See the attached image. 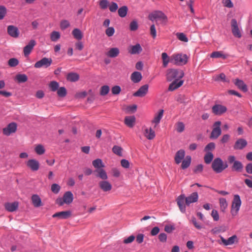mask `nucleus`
I'll return each instance as SVG.
<instances>
[{"label": "nucleus", "instance_id": "nucleus-1", "mask_svg": "<svg viewBox=\"0 0 252 252\" xmlns=\"http://www.w3.org/2000/svg\"><path fill=\"white\" fill-rule=\"evenodd\" d=\"M184 76L183 70L171 68L167 70L166 79L168 81L174 80L169 86L168 90L173 91L180 87L184 83L183 80H180Z\"/></svg>", "mask_w": 252, "mask_h": 252}, {"label": "nucleus", "instance_id": "nucleus-2", "mask_svg": "<svg viewBox=\"0 0 252 252\" xmlns=\"http://www.w3.org/2000/svg\"><path fill=\"white\" fill-rule=\"evenodd\" d=\"M211 167L215 173H220L227 168L228 165L220 158H217L212 161Z\"/></svg>", "mask_w": 252, "mask_h": 252}, {"label": "nucleus", "instance_id": "nucleus-3", "mask_svg": "<svg viewBox=\"0 0 252 252\" xmlns=\"http://www.w3.org/2000/svg\"><path fill=\"white\" fill-rule=\"evenodd\" d=\"M172 60L174 61V64L178 65L186 64L188 62L189 57L186 54H176L172 56Z\"/></svg>", "mask_w": 252, "mask_h": 252}, {"label": "nucleus", "instance_id": "nucleus-4", "mask_svg": "<svg viewBox=\"0 0 252 252\" xmlns=\"http://www.w3.org/2000/svg\"><path fill=\"white\" fill-rule=\"evenodd\" d=\"M241 205L240 197L238 194L234 195L232 202L231 213L233 216L236 215L240 209Z\"/></svg>", "mask_w": 252, "mask_h": 252}, {"label": "nucleus", "instance_id": "nucleus-5", "mask_svg": "<svg viewBox=\"0 0 252 252\" xmlns=\"http://www.w3.org/2000/svg\"><path fill=\"white\" fill-rule=\"evenodd\" d=\"M220 121L215 122L213 125V129L211 133L210 138L213 139H217L221 134Z\"/></svg>", "mask_w": 252, "mask_h": 252}, {"label": "nucleus", "instance_id": "nucleus-6", "mask_svg": "<svg viewBox=\"0 0 252 252\" xmlns=\"http://www.w3.org/2000/svg\"><path fill=\"white\" fill-rule=\"evenodd\" d=\"M148 18L152 21L157 19H158L165 22L167 21V16L161 11H155L150 13L148 16Z\"/></svg>", "mask_w": 252, "mask_h": 252}, {"label": "nucleus", "instance_id": "nucleus-7", "mask_svg": "<svg viewBox=\"0 0 252 252\" xmlns=\"http://www.w3.org/2000/svg\"><path fill=\"white\" fill-rule=\"evenodd\" d=\"M52 63V60L51 58H47L44 57L41 60L37 62L34 65V67L39 68L42 67L47 68L50 66Z\"/></svg>", "mask_w": 252, "mask_h": 252}, {"label": "nucleus", "instance_id": "nucleus-8", "mask_svg": "<svg viewBox=\"0 0 252 252\" xmlns=\"http://www.w3.org/2000/svg\"><path fill=\"white\" fill-rule=\"evenodd\" d=\"M212 111L215 115L220 116L227 111V108L221 104H215L212 107Z\"/></svg>", "mask_w": 252, "mask_h": 252}, {"label": "nucleus", "instance_id": "nucleus-9", "mask_svg": "<svg viewBox=\"0 0 252 252\" xmlns=\"http://www.w3.org/2000/svg\"><path fill=\"white\" fill-rule=\"evenodd\" d=\"M17 125L15 123H11L7 126L2 129V133L4 135L9 136L14 133L17 130Z\"/></svg>", "mask_w": 252, "mask_h": 252}, {"label": "nucleus", "instance_id": "nucleus-10", "mask_svg": "<svg viewBox=\"0 0 252 252\" xmlns=\"http://www.w3.org/2000/svg\"><path fill=\"white\" fill-rule=\"evenodd\" d=\"M231 30L233 35L235 37L240 38L242 36L241 32L238 28L237 20L232 19L231 21Z\"/></svg>", "mask_w": 252, "mask_h": 252}, {"label": "nucleus", "instance_id": "nucleus-11", "mask_svg": "<svg viewBox=\"0 0 252 252\" xmlns=\"http://www.w3.org/2000/svg\"><path fill=\"white\" fill-rule=\"evenodd\" d=\"M98 186L99 188L104 192H109L112 188V185L107 180L99 181Z\"/></svg>", "mask_w": 252, "mask_h": 252}, {"label": "nucleus", "instance_id": "nucleus-12", "mask_svg": "<svg viewBox=\"0 0 252 252\" xmlns=\"http://www.w3.org/2000/svg\"><path fill=\"white\" fill-rule=\"evenodd\" d=\"M148 89L149 86L148 84L143 85L133 95L136 97H144L147 94Z\"/></svg>", "mask_w": 252, "mask_h": 252}, {"label": "nucleus", "instance_id": "nucleus-13", "mask_svg": "<svg viewBox=\"0 0 252 252\" xmlns=\"http://www.w3.org/2000/svg\"><path fill=\"white\" fill-rule=\"evenodd\" d=\"M186 197L184 194H181L179 196L177 199V203L180 211L184 213L186 212Z\"/></svg>", "mask_w": 252, "mask_h": 252}, {"label": "nucleus", "instance_id": "nucleus-14", "mask_svg": "<svg viewBox=\"0 0 252 252\" xmlns=\"http://www.w3.org/2000/svg\"><path fill=\"white\" fill-rule=\"evenodd\" d=\"M7 32L8 34L13 38L18 37L20 32L17 27L13 25H9L7 27Z\"/></svg>", "mask_w": 252, "mask_h": 252}, {"label": "nucleus", "instance_id": "nucleus-15", "mask_svg": "<svg viewBox=\"0 0 252 252\" xmlns=\"http://www.w3.org/2000/svg\"><path fill=\"white\" fill-rule=\"evenodd\" d=\"M36 45V42L34 40L32 39L29 43L24 48L23 52L25 56L27 57L31 53L34 46Z\"/></svg>", "mask_w": 252, "mask_h": 252}, {"label": "nucleus", "instance_id": "nucleus-16", "mask_svg": "<svg viewBox=\"0 0 252 252\" xmlns=\"http://www.w3.org/2000/svg\"><path fill=\"white\" fill-rule=\"evenodd\" d=\"M71 213L70 211H62L56 213L53 218H58L59 219H67L71 217Z\"/></svg>", "mask_w": 252, "mask_h": 252}, {"label": "nucleus", "instance_id": "nucleus-17", "mask_svg": "<svg viewBox=\"0 0 252 252\" xmlns=\"http://www.w3.org/2000/svg\"><path fill=\"white\" fill-rule=\"evenodd\" d=\"M27 165L32 171H35L39 169V162L34 159L29 160L27 162Z\"/></svg>", "mask_w": 252, "mask_h": 252}, {"label": "nucleus", "instance_id": "nucleus-18", "mask_svg": "<svg viewBox=\"0 0 252 252\" xmlns=\"http://www.w3.org/2000/svg\"><path fill=\"white\" fill-rule=\"evenodd\" d=\"M233 83L238 89L243 92H247L248 91L247 86L243 80L237 78L233 80Z\"/></svg>", "mask_w": 252, "mask_h": 252}, {"label": "nucleus", "instance_id": "nucleus-19", "mask_svg": "<svg viewBox=\"0 0 252 252\" xmlns=\"http://www.w3.org/2000/svg\"><path fill=\"white\" fill-rule=\"evenodd\" d=\"M247 144L246 140L240 138L236 141L234 145V149L235 150H242L247 145Z\"/></svg>", "mask_w": 252, "mask_h": 252}, {"label": "nucleus", "instance_id": "nucleus-20", "mask_svg": "<svg viewBox=\"0 0 252 252\" xmlns=\"http://www.w3.org/2000/svg\"><path fill=\"white\" fill-rule=\"evenodd\" d=\"M198 195L197 192H194L190 194L187 197H186V204L188 206L190 203H194L197 201Z\"/></svg>", "mask_w": 252, "mask_h": 252}, {"label": "nucleus", "instance_id": "nucleus-21", "mask_svg": "<svg viewBox=\"0 0 252 252\" xmlns=\"http://www.w3.org/2000/svg\"><path fill=\"white\" fill-rule=\"evenodd\" d=\"M142 51V48L140 44L137 43L135 45L129 46L128 52L132 54H139Z\"/></svg>", "mask_w": 252, "mask_h": 252}, {"label": "nucleus", "instance_id": "nucleus-22", "mask_svg": "<svg viewBox=\"0 0 252 252\" xmlns=\"http://www.w3.org/2000/svg\"><path fill=\"white\" fill-rule=\"evenodd\" d=\"M220 237L222 243L225 246L232 245L235 241H237V237L235 235L229 237L227 240L225 239L221 236H220Z\"/></svg>", "mask_w": 252, "mask_h": 252}, {"label": "nucleus", "instance_id": "nucleus-23", "mask_svg": "<svg viewBox=\"0 0 252 252\" xmlns=\"http://www.w3.org/2000/svg\"><path fill=\"white\" fill-rule=\"evenodd\" d=\"M19 206L18 202L15 201L12 203H6L4 204L5 209L8 212H12L16 211Z\"/></svg>", "mask_w": 252, "mask_h": 252}, {"label": "nucleus", "instance_id": "nucleus-24", "mask_svg": "<svg viewBox=\"0 0 252 252\" xmlns=\"http://www.w3.org/2000/svg\"><path fill=\"white\" fill-rule=\"evenodd\" d=\"M185 156V152L184 150H180L177 152L175 156V161L177 164L180 163Z\"/></svg>", "mask_w": 252, "mask_h": 252}, {"label": "nucleus", "instance_id": "nucleus-25", "mask_svg": "<svg viewBox=\"0 0 252 252\" xmlns=\"http://www.w3.org/2000/svg\"><path fill=\"white\" fill-rule=\"evenodd\" d=\"M95 176L102 179L105 180L108 179V176L106 171L103 169H97L94 171Z\"/></svg>", "mask_w": 252, "mask_h": 252}, {"label": "nucleus", "instance_id": "nucleus-26", "mask_svg": "<svg viewBox=\"0 0 252 252\" xmlns=\"http://www.w3.org/2000/svg\"><path fill=\"white\" fill-rule=\"evenodd\" d=\"M144 136L149 140H152L156 136L155 132L152 127L146 128L144 130Z\"/></svg>", "mask_w": 252, "mask_h": 252}, {"label": "nucleus", "instance_id": "nucleus-27", "mask_svg": "<svg viewBox=\"0 0 252 252\" xmlns=\"http://www.w3.org/2000/svg\"><path fill=\"white\" fill-rule=\"evenodd\" d=\"M163 112L164 110L163 109L159 110L158 113L155 115L154 119L152 120V123L155 124V127L159 123L163 116Z\"/></svg>", "mask_w": 252, "mask_h": 252}, {"label": "nucleus", "instance_id": "nucleus-28", "mask_svg": "<svg viewBox=\"0 0 252 252\" xmlns=\"http://www.w3.org/2000/svg\"><path fill=\"white\" fill-rule=\"evenodd\" d=\"M63 198L64 200L63 201L65 202V203L69 204L71 203L73 199V195L71 191H66L64 193Z\"/></svg>", "mask_w": 252, "mask_h": 252}, {"label": "nucleus", "instance_id": "nucleus-29", "mask_svg": "<svg viewBox=\"0 0 252 252\" xmlns=\"http://www.w3.org/2000/svg\"><path fill=\"white\" fill-rule=\"evenodd\" d=\"M32 201L35 207H39L42 205L41 200L37 194H33L32 196Z\"/></svg>", "mask_w": 252, "mask_h": 252}, {"label": "nucleus", "instance_id": "nucleus-30", "mask_svg": "<svg viewBox=\"0 0 252 252\" xmlns=\"http://www.w3.org/2000/svg\"><path fill=\"white\" fill-rule=\"evenodd\" d=\"M130 78L133 82L137 83L141 80L142 76L140 72L135 71L132 73Z\"/></svg>", "mask_w": 252, "mask_h": 252}, {"label": "nucleus", "instance_id": "nucleus-31", "mask_svg": "<svg viewBox=\"0 0 252 252\" xmlns=\"http://www.w3.org/2000/svg\"><path fill=\"white\" fill-rule=\"evenodd\" d=\"M119 50L117 48H112L106 53V55L110 58H115L119 54Z\"/></svg>", "mask_w": 252, "mask_h": 252}, {"label": "nucleus", "instance_id": "nucleus-32", "mask_svg": "<svg viewBox=\"0 0 252 252\" xmlns=\"http://www.w3.org/2000/svg\"><path fill=\"white\" fill-rule=\"evenodd\" d=\"M243 168V164L240 161L237 160L234 162L232 166V170L237 172H241Z\"/></svg>", "mask_w": 252, "mask_h": 252}, {"label": "nucleus", "instance_id": "nucleus-33", "mask_svg": "<svg viewBox=\"0 0 252 252\" xmlns=\"http://www.w3.org/2000/svg\"><path fill=\"white\" fill-rule=\"evenodd\" d=\"M191 157L187 156L186 158L182 161L181 168L183 169H185L189 167L191 163Z\"/></svg>", "mask_w": 252, "mask_h": 252}, {"label": "nucleus", "instance_id": "nucleus-34", "mask_svg": "<svg viewBox=\"0 0 252 252\" xmlns=\"http://www.w3.org/2000/svg\"><path fill=\"white\" fill-rule=\"evenodd\" d=\"M15 79L19 83H24L27 81L28 77L25 74H18L16 75Z\"/></svg>", "mask_w": 252, "mask_h": 252}, {"label": "nucleus", "instance_id": "nucleus-35", "mask_svg": "<svg viewBox=\"0 0 252 252\" xmlns=\"http://www.w3.org/2000/svg\"><path fill=\"white\" fill-rule=\"evenodd\" d=\"M67 80L70 82H76L79 79V76L76 73H69L67 75Z\"/></svg>", "mask_w": 252, "mask_h": 252}, {"label": "nucleus", "instance_id": "nucleus-36", "mask_svg": "<svg viewBox=\"0 0 252 252\" xmlns=\"http://www.w3.org/2000/svg\"><path fill=\"white\" fill-rule=\"evenodd\" d=\"M136 118L134 116L127 117V126L132 128L135 125Z\"/></svg>", "mask_w": 252, "mask_h": 252}, {"label": "nucleus", "instance_id": "nucleus-37", "mask_svg": "<svg viewBox=\"0 0 252 252\" xmlns=\"http://www.w3.org/2000/svg\"><path fill=\"white\" fill-rule=\"evenodd\" d=\"M161 59L162 60V65L164 67H166L168 63L170 62V58L167 54L165 52L161 54Z\"/></svg>", "mask_w": 252, "mask_h": 252}, {"label": "nucleus", "instance_id": "nucleus-38", "mask_svg": "<svg viewBox=\"0 0 252 252\" xmlns=\"http://www.w3.org/2000/svg\"><path fill=\"white\" fill-rule=\"evenodd\" d=\"M72 34L74 37L78 40H80L83 37V34L81 31L78 29H74L72 32Z\"/></svg>", "mask_w": 252, "mask_h": 252}, {"label": "nucleus", "instance_id": "nucleus-39", "mask_svg": "<svg viewBox=\"0 0 252 252\" xmlns=\"http://www.w3.org/2000/svg\"><path fill=\"white\" fill-rule=\"evenodd\" d=\"M93 165L97 169H102V168L104 166L102 163L101 159L99 158L96 159L93 161Z\"/></svg>", "mask_w": 252, "mask_h": 252}, {"label": "nucleus", "instance_id": "nucleus-40", "mask_svg": "<svg viewBox=\"0 0 252 252\" xmlns=\"http://www.w3.org/2000/svg\"><path fill=\"white\" fill-rule=\"evenodd\" d=\"M213 154L211 152H208L204 156V161L206 164H209L213 160Z\"/></svg>", "mask_w": 252, "mask_h": 252}, {"label": "nucleus", "instance_id": "nucleus-41", "mask_svg": "<svg viewBox=\"0 0 252 252\" xmlns=\"http://www.w3.org/2000/svg\"><path fill=\"white\" fill-rule=\"evenodd\" d=\"M220 208L221 211L224 212L228 206L227 202L224 198H220L219 199Z\"/></svg>", "mask_w": 252, "mask_h": 252}, {"label": "nucleus", "instance_id": "nucleus-42", "mask_svg": "<svg viewBox=\"0 0 252 252\" xmlns=\"http://www.w3.org/2000/svg\"><path fill=\"white\" fill-rule=\"evenodd\" d=\"M226 230V228L224 226H220L216 227L211 230V232L214 234H216L220 232H223Z\"/></svg>", "mask_w": 252, "mask_h": 252}, {"label": "nucleus", "instance_id": "nucleus-43", "mask_svg": "<svg viewBox=\"0 0 252 252\" xmlns=\"http://www.w3.org/2000/svg\"><path fill=\"white\" fill-rule=\"evenodd\" d=\"M210 57L213 58H222V59H226V55L223 54L221 52L215 51L211 53Z\"/></svg>", "mask_w": 252, "mask_h": 252}, {"label": "nucleus", "instance_id": "nucleus-44", "mask_svg": "<svg viewBox=\"0 0 252 252\" xmlns=\"http://www.w3.org/2000/svg\"><path fill=\"white\" fill-rule=\"evenodd\" d=\"M34 150L36 153L39 155H43L45 152V150L43 146L41 144L36 145L35 147Z\"/></svg>", "mask_w": 252, "mask_h": 252}, {"label": "nucleus", "instance_id": "nucleus-45", "mask_svg": "<svg viewBox=\"0 0 252 252\" xmlns=\"http://www.w3.org/2000/svg\"><path fill=\"white\" fill-rule=\"evenodd\" d=\"M61 35L59 32L53 31L50 35V38L52 41H56L60 38Z\"/></svg>", "mask_w": 252, "mask_h": 252}, {"label": "nucleus", "instance_id": "nucleus-46", "mask_svg": "<svg viewBox=\"0 0 252 252\" xmlns=\"http://www.w3.org/2000/svg\"><path fill=\"white\" fill-rule=\"evenodd\" d=\"M110 91L108 86L104 85L101 87L100 90V94L101 95L104 96L107 94Z\"/></svg>", "mask_w": 252, "mask_h": 252}, {"label": "nucleus", "instance_id": "nucleus-47", "mask_svg": "<svg viewBox=\"0 0 252 252\" xmlns=\"http://www.w3.org/2000/svg\"><path fill=\"white\" fill-rule=\"evenodd\" d=\"M176 129L177 132L181 133L185 130V125L183 122H178L176 124Z\"/></svg>", "mask_w": 252, "mask_h": 252}, {"label": "nucleus", "instance_id": "nucleus-48", "mask_svg": "<svg viewBox=\"0 0 252 252\" xmlns=\"http://www.w3.org/2000/svg\"><path fill=\"white\" fill-rule=\"evenodd\" d=\"M176 35L177 37L178 38V39L179 40H180V41H183V42H187L188 41V37L186 36L185 34H184V33H183V32H177L176 34Z\"/></svg>", "mask_w": 252, "mask_h": 252}, {"label": "nucleus", "instance_id": "nucleus-49", "mask_svg": "<svg viewBox=\"0 0 252 252\" xmlns=\"http://www.w3.org/2000/svg\"><path fill=\"white\" fill-rule=\"evenodd\" d=\"M109 4L107 0H100L99 5L101 9H105L109 7Z\"/></svg>", "mask_w": 252, "mask_h": 252}, {"label": "nucleus", "instance_id": "nucleus-50", "mask_svg": "<svg viewBox=\"0 0 252 252\" xmlns=\"http://www.w3.org/2000/svg\"><path fill=\"white\" fill-rule=\"evenodd\" d=\"M215 144L214 142H210L204 148V151L208 153L210 152L215 149Z\"/></svg>", "mask_w": 252, "mask_h": 252}, {"label": "nucleus", "instance_id": "nucleus-51", "mask_svg": "<svg viewBox=\"0 0 252 252\" xmlns=\"http://www.w3.org/2000/svg\"><path fill=\"white\" fill-rule=\"evenodd\" d=\"M19 64V61L16 58H11L8 61V64L10 67H15Z\"/></svg>", "mask_w": 252, "mask_h": 252}, {"label": "nucleus", "instance_id": "nucleus-52", "mask_svg": "<svg viewBox=\"0 0 252 252\" xmlns=\"http://www.w3.org/2000/svg\"><path fill=\"white\" fill-rule=\"evenodd\" d=\"M138 28V24L136 20H133L129 24V29L131 31H136Z\"/></svg>", "mask_w": 252, "mask_h": 252}, {"label": "nucleus", "instance_id": "nucleus-53", "mask_svg": "<svg viewBox=\"0 0 252 252\" xmlns=\"http://www.w3.org/2000/svg\"><path fill=\"white\" fill-rule=\"evenodd\" d=\"M203 170V165L202 164L196 165L193 169V172L195 174L201 173Z\"/></svg>", "mask_w": 252, "mask_h": 252}, {"label": "nucleus", "instance_id": "nucleus-54", "mask_svg": "<svg viewBox=\"0 0 252 252\" xmlns=\"http://www.w3.org/2000/svg\"><path fill=\"white\" fill-rule=\"evenodd\" d=\"M70 26L69 22L66 20H62L60 23V28L62 30H65Z\"/></svg>", "mask_w": 252, "mask_h": 252}, {"label": "nucleus", "instance_id": "nucleus-55", "mask_svg": "<svg viewBox=\"0 0 252 252\" xmlns=\"http://www.w3.org/2000/svg\"><path fill=\"white\" fill-rule=\"evenodd\" d=\"M49 87L53 92L57 91L59 87V83L56 81H52L49 84Z\"/></svg>", "mask_w": 252, "mask_h": 252}, {"label": "nucleus", "instance_id": "nucleus-56", "mask_svg": "<svg viewBox=\"0 0 252 252\" xmlns=\"http://www.w3.org/2000/svg\"><path fill=\"white\" fill-rule=\"evenodd\" d=\"M58 95L60 97H64L66 94V90L64 87H61L57 91Z\"/></svg>", "mask_w": 252, "mask_h": 252}, {"label": "nucleus", "instance_id": "nucleus-57", "mask_svg": "<svg viewBox=\"0 0 252 252\" xmlns=\"http://www.w3.org/2000/svg\"><path fill=\"white\" fill-rule=\"evenodd\" d=\"M122 149L118 146H114L112 148L113 152L119 156H122Z\"/></svg>", "mask_w": 252, "mask_h": 252}, {"label": "nucleus", "instance_id": "nucleus-58", "mask_svg": "<svg viewBox=\"0 0 252 252\" xmlns=\"http://www.w3.org/2000/svg\"><path fill=\"white\" fill-rule=\"evenodd\" d=\"M108 7L111 12H116L118 8V6L116 3L112 2L109 4Z\"/></svg>", "mask_w": 252, "mask_h": 252}, {"label": "nucleus", "instance_id": "nucleus-59", "mask_svg": "<svg viewBox=\"0 0 252 252\" xmlns=\"http://www.w3.org/2000/svg\"><path fill=\"white\" fill-rule=\"evenodd\" d=\"M119 15L121 17L126 16V6H123L118 10Z\"/></svg>", "mask_w": 252, "mask_h": 252}, {"label": "nucleus", "instance_id": "nucleus-60", "mask_svg": "<svg viewBox=\"0 0 252 252\" xmlns=\"http://www.w3.org/2000/svg\"><path fill=\"white\" fill-rule=\"evenodd\" d=\"M121 88L119 86H115L112 88L111 92L113 94L116 95L120 94Z\"/></svg>", "mask_w": 252, "mask_h": 252}, {"label": "nucleus", "instance_id": "nucleus-61", "mask_svg": "<svg viewBox=\"0 0 252 252\" xmlns=\"http://www.w3.org/2000/svg\"><path fill=\"white\" fill-rule=\"evenodd\" d=\"M6 13V8L2 5H0V20L2 19Z\"/></svg>", "mask_w": 252, "mask_h": 252}, {"label": "nucleus", "instance_id": "nucleus-62", "mask_svg": "<svg viewBox=\"0 0 252 252\" xmlns=\"http://www.w3.org/2000/svg\"><path fill=\"white\" fill-rule=\"evenodd\" d=\"M115 32V30L113 27H108L105 31L106 34L109 36H112Z\"/></svg>", "mask_w": 252, "mask_h": 252}, {"label": "nucleus", "instance_id": "nucleus-63", "mask_svg": "<svg viewBox=\"0 0 252 252\" xmlns=\"http://www.w3.org/2000/svg\"><path fill=\"white\" fill-rule=\"evenodd\" d=\"M137 106L136 104H133L127 106V111L133 113L136 111Z\"/></svg>", "mask_w": 252, "mask_h": 252}, {"label": "nucleus", "instance_id": "nucleus-64", "mask_svg": "<svg viewBox=\"0 0 252 252\" xmlns=\"http://www.w3.org/2000/svg\"><path fill=\"white\" fill-rule=\"evenodd\" d=\"M60 190V187L57 184H53L51 186V190L55 193H58Z\"/></svg>", "mask_w": 252, "mask_h": 252}]
</instances>
